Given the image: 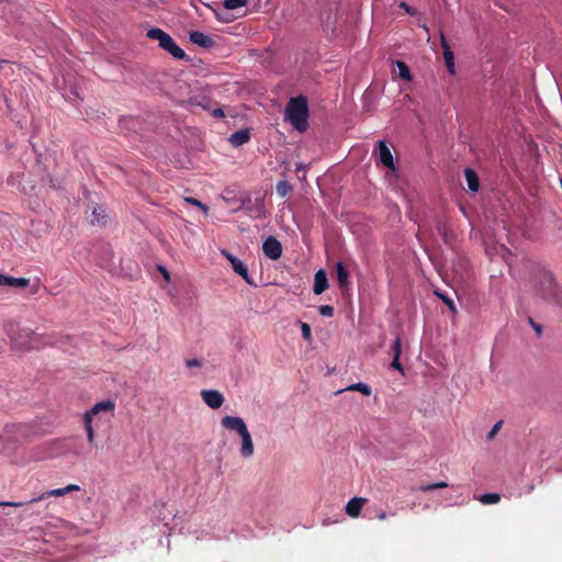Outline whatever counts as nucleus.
<instances>
[{"label":"nucleus","mask_w":562,"mask_h":562,"mask_svg":"<svg viewBox=\"0 0 562 562\" xmlns=\"http://www.w3.org/2000/svg\"><path fill=\"white\" fill-rule=\"evenodd\" d=\"M528 322H529L530 326L533 328V330L536 331V334L538 336H541L542 335V327H541V325L536 323L531 317H529Z\"/></svg>","instance_id":"obj_34"},{"label":"nucleus","mask_w":562,"mask_h":562,"mask_svg":"<svg viewBox=\"0 0 562 562\" xmlns=\"http://www.w3.org/2000/svg\"><path fill=\"white\" fill-rule=\"evenodd\" d=\"M276 191L281 198H284L292 191V186L286 180H282L277 183Z\"/></svg>","instance_id":"obj_25"},{"label":"nucleus","mask_w":562,"mask_h":562,"mask_svg":"<svg viewBox=\"0 0 562 562\" xmlns=\"http://www.w3.org/2000/svg\"><path fill=\"white\" fill-rule=\"evenodd\" d=\"M200 395L203 402L212 409L220 408L225 401L224 395L217 390L205 389L200 392Z\"/></svg>","instance_id":"obj_9"},{"label":"nucleus","mask_w":562,"mask_h":562,"mask_svg":"<svg viewBox=\"0 0 562 562\" xmlns=\"http://www.w3.org/2000/svg\"><path fill=\"white\" fill-rule=\"evenodd\" d=\"M300 326H301V331H302V336L305 340H311L312 338V333H311V327L307 323H303L301 322L300 323Z\"/></svg>","instance_id":"obj_30"},{"label":"nucleus","mask_w":562,"mask_h":562,"mask_svg":"<svg viewBox=\"0 0 562 562\" xmlns=\"http://www.w3.org/2000/svg\"><path fill=\"white\" fill-rule=\"evenodd\" d=\"M249 139L250 133L247 128L234 132L228 138L231 145L234 147H239L249 142Z\"/></svg>","instance_id":"obj_16"},{"label":"nucleus","mask_w":562,"mask_h":562,"mask_svg":"<svg viewBox=\"0 0 562 562\" xmlns=\"http://www.w3.org/2000/svg\"><path fill=\"white\" fill-rule=\"evenodd\" d=\"M158 270L161 272V274L164 276V279L166 281L170 280V274H169L168 270L164 266H158Z\"/></svg>","instance_id":"obj_40"},{"label":"nucleus","mask_w":562,"mask_h":562,"mask_svg":"<svg viewBox=\"0 0 562 562\" xmlns=\"http://www.w3.org/2000/svg\"><path fill=\"white\" fill-rule=\"evenodd\" d=\"M318 311L319 314L325 317H331L334 315V307L330 305H321Z\"/></svg>","instance_id":"obj_31"},{"label":"nucleus","mask_w":562,"mask_h":562,"mask_svg":"<svg viewBox=\"0 0 562 562\" xmlns=\"http://www.w3.org/2000/svg\"><path fill=\"white\" fill-rule=\"evenodd\" d=\"M77 491H80V486L77 485V484H69L65 487H60V488H54V490H49V491H46L45 493L41 494L38 497H35L33 498L31 502H37V501H42L46 497H50V496H55V497H60V496H64L68 493H71V492H77Z\"/></svg>","instance_id":"obj_11"},{"label":"nucleus","mask_w":562,"mask_h":562,"mask_svg":"<svg viewBox=\"0 0 562 562\" xmlns=\"http://www.w3.org/2000/svg\"><path fill=\"white\" fill-rule=\"evenodd\" d=\"M265 256L271 260H278L282 256V245L273 236H269L262 244Z\"/></svg>","instance_id":"obj_8"},{"label":"nucleus","mask_w":562,"mask_h":562,"mask_svg":"<svg viewBox=\"0 0 562 562\" xmlns=\"http://www.w3.org/2000/svg\"><path fill=\"white\" fill-rule=\"evenodd\" d=\"M4 65H8V61H5V60H0V69H2V67H3Z\"/></svg>","instance_id":"obj_46"},{"label":"nucleus","mask_w":562,"mask_h":562,"mask_svg":"<svg viewBox=\"0 0 562 562\" xmlns=\"http://www.w3.org/2000/svg\"><path fill=\"white\" fill-rule=\"evenodd\" d=\"M392 353L393 358H400L402 353V342L401 338L396 337L393 345H392Z\"/></svg>","instance_id":"obj_29"},{"label":"nucleus","mask_w":562,"mask_h":562,"mask_svg":"<svg viewBox=\"0 0 562 562\" xmlns=\"http://www.w3.org/2000/svg\"><path fill=\"white\" fill-rule=\"evenodd\" d=\"M238 211H245V213L254 220H261L267 215L265 200L262 198H256L254 201L250 198L243 199Z\"/></svg>","instance_id":"obj_5"},{"label":"nucleus","mask_w":562,"mask_h":562,"mask_svg":"<svg viewBox=\"0 0 562 562\" xmlns=\"http://www.w3.org/2000/svg\"><path fill=\"white\" fill-rule=\"evenodd\" d=\"M105 209L102 205H94L91 211V224H100L105 217Z\"/></svg>","instance_id":"obj_20"},{"label":"nucleus","mask_w":562,"mask_h":562,"mask_svg":"<svg viewBox=\"0 0 562 562\" xmlns=\"http://www.w3.org/2000/svg\"><path fill=\"white\" fill-rule=\"evenodd\" d=\"M395 65L398 69V76L406 81H411L412 74H411L408 66L402 60H396Z\"/></svg>","instance_id":"obj_22"},{"label":"nucleus","mask_w":562,"mask_h":562,"mask_svg":"<svg viewBox=\"0 0 562 562\" xmlns=\"http://www.w3.org/2000/svg\"><path fill=\"white\" fill-rule=\"evenodd\" d=\"M503 425V420H498L493 427L492 429L488 431L487 436H486V439L487 440H492L494 439V437L496 436V434L499 431L501 427Z\"/></svg>","instance_id":"obj_32"},{"label":"nucleus","mask_w":562,"mask_h":562,"mask_svg":"<svg viewBox=\"0 0 562 562\" xmlns=\"http://www.w3.org/2000/svg\"><path fill=\"white\" fill-rule=\"evenodd\" d=\"M345 390L359 391L360 393H362L366 396H369L371 394V387L367 383H363V382H358V383L351 384V385L347 386Z\"/></svg>","instance_id":"obj_23"},{"label":"nucleus","mask_w":562,"mask_h":562,"mask_svg":"<svg viewBox=\"0 0 562 562\" xmlns=\"http://www.w3.org/2000/svg\"><path fill=\"white\" fill-rule=\"evenodd\" d=\"M391 368L394 370H397L402 373L404 372L403 366L400 362V358H393V360L391 362Z\"/></svg>","instance_id":"obj_37"},{"label":"nucleus","mask_w":562,"mask_h":562,"mask_svg":"<svg viewBox=\"0 0 562 562\" xmlns=\"http://www.w3.org/2000/svg\"><path fill=\"white\" fill-rule=\"evenodd\" d=\"M375 151L379 155L380 162L386 168H389L392 171V173H394L395 165L393 160V155L384 140H380L378 143Z\"/></svg>","instance_id":"obj_10"},{"label":"nucleus","mask_w":562,"mask_h":562,"mask_svg":"<svg viewBox=\"0 0 562 562\" xmlns=\"http://www.w3.org/2000/svg\"><path fill=\"white\" fill-rule=\"evenodd\" d=\"M186 367L187 368H201L202 362L198 359H188V360H186Z\"/></svg>","instance_id":"obj_35"},{"label":"nucleus","mask_w":562,"mask_h":562,"mask_svg":"<svg viewBox=\"0 0 562 562\" xmlns=\"http://www.w3.org/2000/svg\"><path fill=\"white\" fill-rule=\"evenodd\" d=\"M212 115L216 119H223L225 116L223 109L216 108L212 111Z\"/></svg>","instance_id":"obj_39"},{"label":"nucleus","mask_w":562,"mask_h":562,"mask_svg":"<svg viewBox=\"0 0 562 562\" xmlns=\"http://www.w3.org/2000/svg\"><path fill=\"white\" fill-rule=\"evenodd\" d=\"M436 294L445 302V304L449 307V310L456 314L457 313V306L456 304L453 303V301L448 296V295H445L442 293H439V292H436Z\"/></svg>","instance_id":"obj_28"},{"label":"nucleus","mask_w":562,"mask_h":562,"mask_svg":"<svg viewBox=\"0 0 562 562\" xmlns=\"http://www.w3.org/2000/svg\"><path fill=\"white\" fill-rule=\"evenodd\" d=\"M221 426L226 430L234 431L240 437L241 445L239 448V453L243 458L249 459L254 456L255 446L251 434L241 417L231 415L224 416L221 419Z\"/></svg>","instance_id":"obj_2"},{"label":"nucleus","mask_w":562,"mask_h":562,"mask_svg":"<svg viewBox=\"0 0 562 562\" xmlns=\"http://www.w3.org/2000/svg\"><path fill=\"white\" fill-rule=\"evenodd\" d=\"M3 505H5V506L19 507V506L24 505V503L5 502V503H3Z\"/></svg>","instance_id":"obj_44"},{"label":"nucleus","mask_w":562,"mask_h":562,"mask_svg":"<svg viewBox=\"0 0 562 562\" xmlns=\"http://www.w3.org/2000/svg\"><path fill=\"white\" fill-rule=\"evenodd\" d=\"M9 277L0 273V286H8L9 285Z\"/></svg>","instance_id":"obj_41"},{"label":"nucleus","mask_w":562,"mask_h":562,"mask_svg":"<svg viewBox=\"0 0 562 562\" xmlns=\"http://www.w3.org/2000/svg\"><path fill=\"white\" fill-rule=\"evenodd\" d=\"M336 274L339 286L346 288L349 283V271L340 261L336 263Z\"/></svg>","instance_id":"obj_18"},{"label":"nucleus","mask_w":562,"mask_h":562,"mask_svg":"<svg viewBox=\"0 0 562 562\" xmlns=\"http://www.w3.org/2000/svg\"><path fill=\"white\" fill-rule=\"evenodd\" d=\"M160 48L168 52L176 59H183L186 57L184 50L176 44L170 35L165 41V43L161 44Z\"/></svg>","instance_id":"obj_14"},{"label":"nucleus","mask_w":562,"mask_h":562,"mask_svg":"<svg viewBox=\"0 0 562 562\" xmlns=\"http://www.w3.org/2000/svg\"><path fill=\"white\" fill-rule=\"evenodd\" d=\"M423 27H424V30H425L427 33L429 32V30H428V27H427L426 25H423Z\"/></svg>","instance_id":"obj_48"},{"label":"nucleus","mask_w":562,"mask_h":562,"mask_svg":"<svg viewBox=\"0 0 562 562\" xmlns=\"http://www.w3.org/2000/svg\"><path fill=\"white\" fill-rule=\"evenodd\" d=\"M115 403L112 400H104L95 403L90 409L86 411L82 415L83 427L86 430L87 441L93 447L95 445V431L93 427L95 423L101 420L100 415H108L109 418L114 416Z\"/></svg>","instance_id":"obj_3"},{"label":"nucleus","mask_w":562,"mask_h":562,"mask_svg":"<svg viewBox=\"0 0 562 562\" xmlns=\"http://www.w3.org/2000/svg\"><path fill=\"white\" fill-rule=\"evenodd\" d=\"M479 501L484 505H493L501 501V495L498 493H485L479 496Z\"/></svg>","instance_id":"obj_21"},{"label":"nucleus","mask_w":562,"mask_h":562,"mask_svg":"<svg viewBox=\"0 0 562 562\" xmlns=\"http://www.w3.org/2000/svg\"><path fill=\"white\" fill-rule=\"evenodd\" d=\"M5 331L18 349H40L53 344L50 337L34 333L31 329L20 328L19 325L13 322L5 325Z\"/></svg>","instance_id":"obj_1"},{"label":"nucleus","mask_w":562,"mask_h":562,"mask_svg":"<svg viewBox=\"0 0 562 562\" xmlns=\"http://www.w3.org/2000/svg\"><path fill=\"white\" fill-rule=\"evenodd\" d=\"M190 41L203 48H210L213 46L214 41L212 37L200 31H193L189 34Z\"/></svg>","instance_id":"obj_13"},{"label":"nucleus","mask_w":562,"mask_h":562,"mask_svg":"<svg viewBox=\"0 0 562 562\" xmlns=\"http://www.w3.org/2000/svg\"><path fill=\"white\" fill-rule=\"evenodd\" d=\"M328 288L327 276L324 270H318L314 276L313 291L315 294H322Z\"/></svg>","instance_id":"obj_15"},{"label":"nucleus","mask_w":562,"mask_h":562,"mask_svg":"<svg viewBox=\"0 0 562 562\" xmlns=\"http://www.w3.org/2000/svg\"><path fill=\"white\" fill-rule=\"evenodd\" d=\"M222 254L225 256V258L231 262L233 270L240 276L249 285H256L254 283V280L248 274V269L244 265V262L238 259L237 257L233 256L226 250H223Z\"/></svg>","instance_id":"obj_7"},{"label":"nucleus","mask_w":562,"mask_h":562,"mask_svg":"<svg viewBox=\"0 0 562 562\" xmlns=\"http://www.w3.org/2000/svg\"><path fill=\"white\" fill-rule=\"evenodd\" d=\"M445 487H448V483L441 481V482H437V483L419 485L418 487H415L414 490L419 491V492H430V491H434L437 488H445Z\"/></svg>","instance_id":"obj_24"},{"label":"nucleus","mask_w":562,"mask_h":562,"mask_svg":"<svg viewBox=\"0 0 562 562\" xmlns=\"http://www.w3.org/2000/svg\"><path fill=\"white\" fill-rule=\"evenodd\" d=\"M400 8L404 9V10H405V12H406L407 14H411V15H415V14L417 13V11H416L414 8H412L411 5H408V4H407L406 2H404V1H402V2L400 3Z\"/></svg>","instance_id":"obj_36"},{"label":"nucleus","mask_w":562,"mask_h":562,"mask_svg":"<svg viewBox=\"0 0 562 562\" xmlns=\"http://www.w3.org/2000/svg\"><path fill=\"white\" fill-rule=\"evenodd\" d=\"M169 34H167L165 31L158 27H153L147 31V37L155 40L158 42L159 47L161 44L165 43V41L168 38Z\"/></svg>","instance_id":"obj_19"},{"label":"nucleus","mask_w":562,"mask_h":562,"mask_svg":"<svg viewBox=\"0 0 562 562\" xmlns=\"http://www.w3.org/2000/svg\"><path fill=\"white\" fill-rule=\"evenodd\" d=\"M247 3H248V0H224L223 7L226 10H236V9L247 5Z\"/></svg>","instance_id":"obj_26"},{"label":"nucleus","mask_w":562,"mask_h":562,"mask_svg":"<svg viewBox=\"0 0 562 562\" xmlns=\"http://www.w3.org/2000/svg\"><path fill=\"white\" fill-rule=\"evenodd\" d=\"M284 119L296 131L303 133L308 127V105L303 95L291 98L285 106Z\"/></svg>","instance_id":"obj_4"},{"label":"nucleus","mask_w":562,"mask_h":562,"mask_svg":"<svg viewBox=\"0 0 562 562\" xmlns=\"http://www.w3.org/2000/svg\"><path fill=\"white\" fill-rule=\"evenodd\" d=\"M184 200H186V202L202 209L204 212H207V206L205 204H203L201 201H199L194 198H186Z\"/></svg>","instance_id":"obj_33"},{"label":"nucleus","mask_w":562,"mask_h":562,"mask_svg":"<svg viewBox=\"0 0 562 562\" xmlns=\"http://www.w3.org/2000/svg\"><path fill=\"white\" fill-rule=\"evenodd\" d=\"M30 284V279L27 278H15V277H9V285L8 286H15V288H24Z\"/></svg>","instance_id":"obj_27"},{"label":"nucleus","mask_w":562,"mask_h":562,"mask_svg":"<svg viewBox=\"0 0 562 562\" xmlns=\"http://www.w3.org/2000/svg\"><path fill=\"white\" fill-rule=\"evenodd\" d=\"M443 58H445V61L453 60L454 59L453 52L452 50L443 52Z\"/></svg>","instance_id":"obj_42"},{"label":"nucleus","mask_w":562,"mask_h":562,"mask_svg":"<svg viewBox=\"0 0 562 562\" xmlns=\"http://www.w3.org/2000/svg\"><path fill=\"white\" fill-rule=\"evenodd\" d=\"M367 502L368 499L364 497L351 498L345 507L346 514L352 518L358 517L360 515L361 508Z\"/></svg>","instance_id":"obj_12"},{"label":"nucleus","mask_w":562,"mask_h":562,"mask_svg":"<svg viewBox=\"0 0 562 562\" xmlns=\"http://www.w3.org/2000/svg\"><path fill=\"white\" fill-rule=\"evenodd\" d=\"M299 170H304V166L303 165H297L296 166V171H299Z\"/></svg>","instance_id":"obj_47"},{"label":"nucleus","mask_w":562,"mask_h":562,"mask_svg":"<svg viewBox=\"0 0 562 562\" xmlns=\"http://www.w3.org/2000/svg\"><path fill=\"white\" fill-rule=\"evenodd\" d=\"M188 103L192 106H200L210 110L212 105L211 91L207 87H198L191 91Z\"/></svg>","instance_id":"obj_6"},{"label":"nucleus","mask_w":562,"mask_h":562,"mask_svg":"<svg viewBox=\"0 0 562 562\" xmlns=\"http://www.w3.org/2000/svg\"><path fill=\"white\" fill-rule=\"evenodd\" d=\"M440 45L442 47V52H449L451 50L446 37H445V34L441 32L440 34Z\"/></svg>","instance_id":"obj_38"},{"label":"nucleus","mask_w":562,"mask_h":562,"mask_svg":"<svg viewBox=\"0 0 562 562\" xmlns=\"http://www.w3.org/2000/svg\"><path fill=\"white\" fill-rule=\"evenodd\" d=\"M376 517L380 519V520H384L386 519L387 515L385 512L383 510H380L378 514H376Z\"/></svg>","instance_id":"obj_45"},{"label":"nucleus","mask_w":562,"mask_h":562,"mask_svg":"<svg viewBox=\"0 0 562 562\" xmlns=\"http://www.w3.org/2000/svg\"><path fill=\"white\" fill-rule=\"evenodd\" d=\"M446 63V66L448 68V71L451 74V75H454L456 72V68H454V61L451 60V61H445Z\"/></svg>","instance_id":"obj_43"},{"label":"nucleus","mask_w":562,"mask_h":562,"mask_svg":"<svg viewBox=\"0 0 562 562\" xmlns=\"http://www.w3.org/2000/svg\"><path fill=\"white\" fill-rule=\"evenodd\" d=\"M465 181L468 189L472 192H477L480 188V180L477 175L470 168L464 170Z\"/></svg>","instance_id":"obj_17"}]
</instances>
